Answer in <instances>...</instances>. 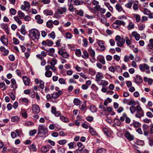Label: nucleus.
<instances>
[{
    "label": "nucleus",
    "instance_id": "4468645a",
    "mask_svg": "<svg viewBox=\"0 0 153 153\" xmlns=\"http://www.w3.org/2000/svg\"><path fill=\"white\" fill-rule=\"evenodd\" d=\"M32 110L34 114H37L39 112L40 109L38 106L36 105H33L32 106Z\"/></svg>",
    "mask_w": 153,
    "mask_h": 153
},
{
    "label": "nucleus",
    "instance_id": "393cba45",
    "mask_svg": "<svg viewBox=\"0 0 153 153\" xmlns=\"http://www.w3.org/2000/svg\"><path fill=\"white\" fill-rule=\"evenodd\" d=\"M44 13L46 15H52L53 14V13L51 10H46L44 11Z\"/></svg>",
    "mask_w": 153,
    "mask_h": 153
},
{
    "label": "nucleus",
    "instance_id": "5701e85b",
    "mask_svg": "<svg viewBox=\"0 0 153 153\" xmlns=\"http://www.w3.org/2000/svg\"><path fill=\"white\" fill-rule=\"evenodd\" d=\"M37 21V22L39 24H42L43 22V20L41 19L40 15H37L35 17Z\"/></svg>",
    "mask_w": 153,
    "mask_h": 153
},
{
    "label": "nucleus",
    "instance_id": "49530a36",
    "mask_svg": "<svg viewBox=\"0 0 153 153\" xmlns=\"http://www.w3.org/2000/svg\"><path fill=\"white\" fill-rule=\"evenodd\" d=\"M14 19L15 21L19 25H20L22 24V22L17 16L14 17Z\"/></svg>",
    "mask_w": 153,
    "mask_h": 153
},
{
    "label": "nucleus",
    "instance_id": "680f3d73",
    "mask_svg": "<svg viewBox=\"0 0 153 153\" xmlns=\"http://www.w3.org/2000/svg\"><path fill=\"white\" fill-rule=\"evenodd\" d=\"M13 42L14 44L16 45L19 44V42L18 39L16 38H13Z\"/></svg>",
    "mask_w": 153,
    "mask_h": 153
},
{
    "label": "nucleus",
    "instance_id": "412c9836",
    "mask_svg": "<svg viewBox=\"0 0 153 153\" xmlns=\"http://www.w3.org/2000/svg\"><path fill=\"white\" fill-rule=\"evenodd\" d=\"M134 23L131 22H129V24L127 26V28L128 30H131L134 28Z\"/></svg>",
    "mask_w": 153,
    "mask_h": 153
},
{
    "label": "nucleus",
    "instance_id": "a18cd8bd",
    "mask_svg": "<svg viewBox=\"0 0 153 153\" xmlns=\"http://www.w3.org/2000/svg\"><path fill=\"white\" fill-rule=\"evenodd\" d=\"M90 110L92 112H95L97 111L96 107L94 105L91 106L90 108Z\"/></svg>",
    "mask_w": 153,
    "mask_h": 153
},
{
    "label": "nucleus",
    "instance_id": "09e8293b",
    "mask_svg": "<svg viewBox=\"0 0 153 153\" xmlns=\"http://www.w3.org/2000/svg\"><path fill=\"white\" fill-rule=\"evenodd\" d=\"M10 13L13 15H15L16 13V10L14 8H11L10 10Z\"/></svg>",
    "mask_w": 153,
    "mask_h": 153
},
{
    "label": "nucleus",
    "instance_id": "cd10ccee",
    "mask_svg": "<svg viewBox=\"0 0 153 153\" xmlns=\"http://www.w3.org/2000/svg\"><path fill=\"white\" fill-rule=\"evenodd\" d=\"M115 8L116 10L119 12H121L123 10L121 6L119 4H117L115 5Z\"/></svg>",
    "mask_w": 153,
    "mask_h": 153
},
{
    "label": "nucleus",
    "instance_id": "e2e57ef3",
    "mask_svg": "<svg viewBox=\"0 0 153 153\" xmlns=\"http://www.w3.org/2000/svg\"><path fill=\"white\" fill-rule=\"evenodd\" d=\"M66 143L67 140L65 139H64L59 140V143L60 145H62L65 144Z\"/></svg>",
    "mask_w": 153,
    "mask_h": 153
},
{
    "label": "nucleus",
    "instance_id": "774afa93",
    "mask_svg": "<svg viewBox=\"0 0 153 153\" xmlns=\"http://www.w3.org/2000/svg\"><path fill=\"white\" fill-rule=\"evenodd\" d=\"M77 14L81 16H84V12L82 10H79L78 11Z\"/></svg>",
    "mask_w": 153,
    "mask_h": 153
},
{
    "label": "nucleus",
    "instance_id": "a211bd4d",
    "mask_svg": "<svg viewBox=\"0 0 153 153\" xmlns=\"http://www.w3.org/2000/svg\"><path fill=\"white\" fill-rule=\"evenodd\" d=\"M46 55L47 54L45 51H42L41 54L36 55V56L40 59H43V57H45Z\"/></svg>",
    "mask_w": 153,
    "mask_h": 153
},
{
    "label": "nucleus",
    "instance_id": "c03bdc74",
    "mask_svg": "<svg viewBox=\"0 0 153 153\" xmlns=\"http://www.w3.org/2000/svg\"><path fill=\"white\" fill-rule=\"evenodd\" d=\"M128 105H136V103L134 100H131L128 101Z\"/></svg>",
    "mask_w": 153,
    "mask_h": 153
},
{
    "label": "nucleus",
    "instance_id": "c85d7f7f",
    "mask_svg": "<svg viewBox=\"0 0 153 153\" xmlns=\"http://www.w3.org/2000/svg\"><path fill=\"white\" fill-rule=\"evenodd\" d=\"M115 23L118 25L120 26L121 25L124 26L125 25V22L123 21L117 20L115 21Z\"/></svg>",
    "mask_w": 153,
    "mask_h": 153
},
{
    "label": "nucleus",
    "instance_id": "39448f33",
    "mask_svg": "<svg viewBox=\"0 0 153 153\" xmlns=\"http://www.w3.org/2000/svg\"><path fill=\"white\" fill-rule=\"evenodd\" d=\"M100 12L101 13L100 16V19L101 21L103 24H105V15H103L102 14L105 13V10L104 8H101L100 10Z\"/></svg>",
    "mask_w": 153,
    "mask_h": 153
},
{
    "label": "nucleus",
    "instance_id": "423d86ee",
    "mask_svg": "<svg viewBox=\"0 0 153 153\" xmlns=\"http://www.w3.org/2000/svg\"><path fill=\"white\" fill-rule=\"evenodd\" d=\"M51 111L52 113L54 114L56 117H58L60 116H61L60 111H56V108L54 106L52 107Z\"/></svg>",
    "mask_w": 153,
    "mask_h": 153
},
{
    "label": "nucleus",
    "instance_id": "bf43d9fd",
    "mask_svg": "<svg viewBox=\"0 0 153 153\" xmlns=\"http://www.w3.org/2000/svg\"><path fill=\"white\" fill-rule=\"evenodd\" d=\"M57 63V61L56 60L53 59L51 60L50 62V64L52 66H54Z\"/></svg>",
    "mask_w": 153,
    "mask_h": 153
},
{
    "label": "nucleus",
    "instance_id": "9b49d317",
    "mask_svg": "<svg viewBox=\"0 0 153 153\" xmlns=\"http://www.w3.org/2000/svg\"><path fill=\"white\" fill-rule=\"evenodd\" d=\"M0 40L3 44L7 46L8 44V40L6 38L5 35H3L1 37Z\"/></svg>",
    "mask_w": 153,
    "mask_h": 153
},
{
    "label": "nucleus",
    "instance_id": "2eb2a0df",
    "mask_svg": "<svg viewBox=\"0 0 153 153\" xmlns=\"http://www.w3.org/2000/svg\"><path fill=\"white\" fill-rule=\"evenodd\" d=\"M143 131L144 134L145 136L148 135V131L149 128V126L146 124H144L143 125Z\"/></svg>",
    "mask_w": 153,
    "mask_h": 153
},
{
    "label": "nucleus",
    "instance_id": "37998d69",
    "mask_svg": "<svg viewBox=\"0 0 153 153\" xmlns=\"http://www.w3.org/2000/svg\"><path fill=\"white\" fill-rule=\"evenodd\" d=\"M130 110L131 114H134L136 111V107L134 106H131L130 107Z\"/></svg>",
    "mask_w": 153,
    "mask_h": 153
},
{
    "label": "nucleus",
    "instance_id": "79ce46f5",
    "mask_svg": "<svg viewBox=\"0 0 153 153\" xmlns=\"http://www.w3.org/2000/svg\"><path fill=\"white\" fill-rule=\"evenodd\" d=\"M134 16L135 17L136 22H139L140 20V16L138 14H134Z\"/></svg>",
    "mask_w": 153,
    "mask_h": 153
},
{
    "label": "nucleus",
    "instance_id": "7ed1b4c3",
    "mask_svg": "<svg viewBox=\"0 0 153 153\" xmlns=\"http://www.w3.org/2000/svg\"><path fill=\"white\" fill-rule=\"evenodd\" d=\"M150 66L146 63L140 64L139 65V68L142 72H144L146 70V72L147 74H149L150 73L149 70Z\"/></svg>",
    "mask_w": 153,
    "mask_h": 153
},
{
    "label": "nucleus",
    "instance_id": "c756f323",
    "mask_svg": "<svg viewBox=\"0 0 153 153\" xmlns=\"http://www.w3.org/2000/svg\"><path fill=\"white\" fill-rule=\"evenodd\" d=\"M144 112L143 111H142L141 112L139 113V112H137L136 114L135 115V116L136 117L138 118H140L141 117L144 116Z\"/></svg>",
    "mask_w": 153,
    "mask_h": 153
},
{
    "label": "nucleus",
    "instance_id": "aec40b11",
    "mask_svg": "<svg viewBox=\"0 0 153 153\" xmlns=\"http://www.w3.org/2000/svg\"><path fill=\"white\" fill-rule=\"evenodd\" d=\"M21 114L22 117L25 118H26L27 117V111L25 110L24 108H22L21 109Z\"/></svg>",
    "mask_w": 153,
    "mask_h": 153
},
{
    "label": "nucleus",
    "instance_id": "dca6fc26",
    "mask_svg": "<svg viewBox=\"0 0 153 153\" xmlns=\"http://www.w3.org/2000/svg\"><path fill=\"white\" fill-rule=\"evenodd\" d=\"M62 94V91L54 92L52 94L51 98L53 99H56L59 97Z\"/></svg>",
    "mask_w": 153,
    "mask_h": 153
},
{
    "label": "nucleus",
    "instance_id": "3c124183",
    "mask_svg": "<svg viewBox=\"0 0 153 153\" xmlns=\"http://www.w3.org/2000/svg\"><path fill=\"white\" fill-rule=\"evenodd\" d=\"M36 129H33L29 131V135L30 136H33L36 133Z\"/></svg>",
    "mask_w": 153,
    "mask_h": 153
},
{
    "label": "nucleus",
    "instance_id": "6ab92c4d",
    "mask_svg": "<svg viewBox=\"0 0 153 153\" xmlns=\"http://www.w3.org/2000/svg\"><path fill=\"white\" fill-rule=\"evenodd\" d=\"M132 35L135 37V39L138 41L139 40L140 37V34L137 33V32L136 31H133L132 33Z\"/></svg>",
    "mask_w": 153,
    "mask_h": 153
},
{
    "label": "nucleus",
    "instance_id": "473e14b6",
    "mask_svg": "<svg viewBox=\"0 0 153 153\" xmlns=\"http://www.w3.org/2000/svg\"><path fill=\"white\" fill-rule=\"evenodd\" d=\"M89 131L92 135H95L97 134L96 132L94 129L91 127H89Z\"/></svg>",
    "mask_w": 153,
    "mask_h": 153
},
{
    "label": "nucleus",
    "instance_id": "c9c22d12",
    "mask_svg": "<svg viewBox=\"0 0 153 153\" xmlns=\"http://www.w3.org/2000/svg\"><path fill=\"white\" fill-rule=\"evenodd\" d=\"M52 72L50 71H46L45 75V76L48 77H50L52 76Z\"/></svg>",
    "mask_w": 153,
    "mask_h": 153
},
{
    "label": "nucleus",
    "instance_id": "72a5a7b5",
    "mask_svg": "<svg viewBox=\"0 0 153 153\" xmlns=\"http://www.w3.org/2000/svg\"><path fill=\"white\" fill-rule=\"evenodd\" d=\"M74 104L76 105H78L81 103V101L78 99H75L73 101Z\"/></svg>",
    "mask_w": 153,
    "mask_h": 153
},
{
    "label": "nucleus",
    "instance_id": "f257e3e1",
    "mask_svg": "<svg viewBox=\"0 0 153 153\" xmlns=\"http://www.w3.org/2000/svg\"><path fill=\"white\" fill-rule=\"evenodd\" d=\"M38 134L40 137H44L48 133V129L44 125H41L39 126L38 128Z\"/></svg>",
    "mask_w": 153,
    "mask_h": 153
},
{
    "label": "nucleus",
    "instance_id": "e433bc0d",
    "mask_svg": "<svg viewBox=\"0 0 153 153\" xmlns=\"http://www.w3.org/2000/svg\"><path fill=\"white\" fill-rule=\"evenodd\" d=\"M7 86H5V83L3 82H0V88H3L2 90H4L7 88Z\"/></svg>",
    "mask_w": 153,
    "mask_h": 153
},
{
    "label": "nucleus",
    "instance_id": "5fc2aeb1",
    "mask_svg": "<svg viewBox=\"0 0 153 153\" xmlns=\"http://www.w3.org/2000/svg\"><path fill=\"white\" fill-rule=\"evenodd\" d=\"M80 109L82 110H85L86 108V105L85 103H83L79 106Z\"/></svg>",
    "mask_w": 153,
    "mask_h": 153
},
{
    "label": "nucleus",
    "instance_id": "a19ab883",
    "mask_svg": "<svg viewBox=\"0 0 153 153\" xmlns=\"http://www.w3.org/2000/svg\"><path fill=\"white\" fill-rule=\"evenodd\" d=\"M82 41L83 42V44H82L83 46L84 47H87L88 44L87 40L85 38H83L82 39Z\"/></svg>",
    "mask_w": 153,
    "mask_h": 153
},
{
    "label": "nucleus",
    "instance_id": "1a4fd4ad",
    "mask_svg": "<svg viewBox=\"0 0 153 153\" xmlns=\"http://www.w3.org/2000/svg\"><path fill=\"white\" fill-rule=\"evenodd\" d=\"M134 81L137 84H140L142 82L143 79L140 75H137L134 77Z\"/></svg>",
    "mask_w": 153,
    "mask_h": 153
},
{
    "label": "nucleus",
    "instance_id": "bb28decb",
    "mask_svg": "<svg viewBox=\"0 0 153 153\" xmlns=\"http://www.w3.org/2000/svg\"><path fill=\"white\" fill-rule=\"evenodd\" d=\"M0 27L1 28L5 29L6 32L8 30V25L7 23H2L0 24Z\"/></svg>",
    "mask_w": 153,
    "mask_h": 153
},
{
    "label": "nucleus",
    "instance_id": "69168bd1",
    "mask_svg": "<svg viewBox=\"0 0 153 153\" xmlns=\"http://www.w3.org/2000/svg\"><path fill=\"white\" fill-rule=\"evenodd\" d=\"M41 149L42 151L44 152H46L48 150L47 147L46 146H42L41 148Z\"/></svg>",
    "mask_w": 153,
    "mask_h": 153
},
{
    "label": "nucleus",
    "instance_id": "ea45409f",
    "mask_svg": "<svg viewBox=\"0 0 153 153\" xmlns=\"http://www.w3.org/2000/svg\"><path fill=\"white\" fill-rule=\"evenodd\" d=\"M39 87L42 90V91L44 87V82L43 81L40 80L39 81Z\"/></svg>",
    "mask_w": 153,
    "mask_h": 153
},
{
    "label": "nucleus",
    "instance_id": "603ef678",
    "mask_svg": "<svg viewBox=\"0 0 153 153\" xmlns=\"http://www.w3.org/2000/svg\"><path fill=\"white\" fill-rule=\"evenodd\" d=\"M114 123L117 125L119 126L121 124L120 120L117 118L115 119L114 120Z\"/></svg>",
    "mask_w": 153,
    "mask_h": 153
},
{
    "label": "nucleus",
    "instance_id": "8fccbe9b",
    "mask_svg": "<svg viewBox=\"0 0 153 153\" xmlns=\"http://www.w3.org/2000/svg\"><path fill=\"white\" fill-rule=\"evenodd\" d=\"M99 115L101 117L104 116L105 114V110H102L99 111Z\"/></svg>",
    "mask_w": 153,
    "mask_h": 153
},
{
    "label": "nucleus",
    "instance_id": "0eeeda50",
    "mask_svg": "<svg viewBox=\"0 0 153 153\" xmlns=\"http://www.w3.org/2000/svg\"><path fill=\"white\" fill-rule=\"evenodd\" d=\"M10 87L11 88H13V90L15 91L17 88V85L16 83L15 79L13 78H12L11 80V84Z\"/></svg>",
    "mask_w": 153,
    "mask_h": 153
},
{
    "label": "nucleus",
    "instance_id": "de8ad7c7",
    "mask_svg": "<svg viewBox=\"0 0 153 153\" xmlns=\"http://www.w3.org/2000/svg\"><path fill=\"white\" fill-rule=\"evenodd\" d=\"M29 148L30 149H31L33 152H35L36 150V149L35 145L34 144H32L30 145Z\"/></svg>",
    "mask_w": 153,
    "mask_h": 153
},
{
    "label": "nucleus",
    "instance_id": "6e6d98bb",
    "mask_svg": "<svg viewBox=\"0 0 153 153\" xmlns=\"http://www.w3.org/2000/svg\"><path fill=\"white\" fill-rule=\"evenodd\" d=\"M65 35V37L67 39H70L72 37V34L69 32H67Z\"/></svg>",
    "mask_w": 153,
    "mask_h": 153
},
{
    "label": "nucleus",
    "instance_id": "f704fd0d",
    "mask_svg": "<svg viewBox=\"0 0 153 153\" xmlns=\"http://www.w3.org/2000/svg\"><path fill=\"white\" fill-rule=\"evenodd\" d=\"M60 119L63 122L67 123L68 121V119L63 116H61L60 117Z\"/></svg>",
    "mask_w": 153,
    "mask_h": 153
},
{
    "label": "nucleus",
    "instance_id": "20e7f679",
    "mask_svg": "<svg viewBox=\"0 0 153 153\" xmlns=\"http://www.w3.org/2000/svg\"><path fill=\"white\" fill-rule=\"evenodd\" d=\"M103 78V76L100 73H97L96 75V80L97 82L99 85H104L105 83V81L102 80Z\"/></svg>",
    "mask_w": 153,
    "mask_h": 153
},
{
    "label": "nucleus",
    "instance_id": "864d4df0",
    "mask_svg": "<svg viewBox=\"0 0 153 153\" xmlns=\"http://www.w3.org/2000/svg\"><path fill=\"white\" fill-rule=\"evenodd\" d=\"M74 6L72 4H70L69 5L68 10L71 12H73L75 10Z\"/></svg>",
    "mask_w": 153,
    "mask_h": 153
},
{
    "label": "nucleus",
    "instance_id": "052dcab7",
    "mask_svg": "<svg viewBox=\"0 0 153 153\" xmlns=\"http://www.w3.org/2000/svg\"><path fill=\"white\" fill-rule=\"evenodd\" d=\"M81 53V50L79 49L76 50L75 51V54L78 56H80Z\"/></svg>",
    "mask_w": 153,
    "mask_h": 153
},
{
    "label": "nucleus",
    "instance_id": "b1692460",
    "mask_svg": "<svg viewBox=\"0 0 153 153\" xmlns=\"http://www.w3.org/2000/svg\"><path fill=\"white\" fill-rule=\"evenodd\" d=\"M98 59L99 61L103 64H104L105 63V58L103 56L100 55L98 57Z\"/></svg>",
    "mask_w": 153,
    "mask_h": 153
},
{
    "label": "nucleus",
    "instance_id": "f3484780",
    "mask_svg": "<svg viewBox=\"0 0 153 153\" xmlns=\"http://www.w3.org/2000/svg\"><path fill=\"white\" fill-rule=\"evenodd\" d=\"M126 137L130 141L134 139V137L133 135L130 134L128 132H126L125 134Z\"/></svg>",
    "mask_w": 153,
    "mask_h": 153
},
{
    "label": "nucleus",
    "instance_id": "4d7b16f0",
    "mask_svg": "<svg viewBox=\"0 0 153 153\" xmlns=\"http://www.w3.org/2000/svg\"><path fill=\"white\" fill-rule=\"evenodd\" d=\"M150 12L147 8H144L143 10V13L144 14L147 15L149 16L150 14Z\"/></svg>",
    "mask_w": 153,
    "mask_h": 153
},
{
    "label": "nucleus",
    "instance_id": "f8f14e48",
    "mask_svg": "<svg viewBox=\"0 0 153 153\" xmlns=\"http://www.w3.org/2000/svg\"><path fill=\"white\" fill-rule=\"evenodd\" d=\"M67 8L65 7H60L57 9V12L60 14H63L66 12Z\"/></svg>",
    "mask_w": 153,
    "mask_h": 153
},
{
    "label": "nucleus",
    "instance_id": "13d9d810",
    "mask_svg": "<svg viewBox=\"0 0 153 153\" xmlns=\"http://www.w3.org/2000/svg\"><path fill=\"white\" fill-rule=\"evenodd\" d=\"M125 39L126 43L127 44V45L129 46L131 44V42L130 40L128 38V37H126L125 38Z\"/></svg>",
    "mask_w": 153,
    "mask_h": 153
},
{
    "label": "nucleus",
    "instance_id": "f03ea898",
    "mask_svg": "<svg viewBox=\"0 0 153 153\" xmlns=\"http://www.w3.org/2000/svg\"><path fill=\"white\" fill-rule=\"evenodd\" d=\"M29 36L33 40L38 39L40 36V33L38 30L36 29H32L29 31Z\"/></svg>",
    "mask_w": 153,
    "mask_h": 153
},
{
    "label": "nucleus",
    "instance_id": "2f4dec72",
    "mask_svg": "<svg viewBox=\"0 0 153 153\" xmlns=\"http://www.w3.org/2000/svg\"><path fill=\"white\" fill-rule=\"evenodd\" d=\"M24 5L26 8L27 9V11H28L30 8V3L27 1L24 2Z\"/></svg>",
    "mask_w": 153,
    "mask_h": 153
},
{
    "label": "nucleus",
    "instance_id": "ddd939ff",
    "mask_svg": "<svg viewBox=\"0 0 153 153\" xmlns=\"http://www.w3.org/2000/svg\"><path fill=\"white\" fill-rule=\"evenodd\" d=\"M42 45L48 46H51L53 44V42L49 39H47L45 41H43L42 42Z\"/></svg>",
    "mask_w": 153,
    "mask_h": 153
},
{
    "label": "nucleus",
    "instance_id": "9d476101",
    "mask_svg": "<svg viewBox=\"0 0 153 153\" xmlns=\"http://www.w3.org/2000/svg\"><path fill=\"white\" fill-rule=\"evenodd\" d=\"M97 43L100 47V50L102 51H104L105 50V42L102 40H99Z\"/></svg>",
    "mask_w": 153,
    "mask_h": 153
},
{
    "label": "nucleus",
    "instance_id": "6e6552de",
    "mask_svg": "<svg viewBox=\"0 0 153 153\" xmlns=\"http://www.w3.org/2000/svg\"><path fill=\"white\" fill-rule=\"evenodd\" d=\"M23 82L25 85L28 86L30 83V79L26 76H23L22 77Z\"/></svg>",
    "mask_w": 153,
    "mask_h": 153
},
{
    "label": "nucleus",
    "instance_id": "4be33fe9",
    "mask_svg": "<svg viewBox=\"0 0 153 153\" xmlns=\"http://www.w3.org/2000/svg\"><path fill=\"white\" fill-rule=\"evenodd\" d=\"M125 42V39H121L119 41L117 42V44L118 46L121 47L123 46Z\"/></svg>",
    "mask_w": 153,
    "mask_h": 153
},
{
    "label": "nucleus",
    "instance_id": "a878e982",
    "mask_svg": "<svg viewBox=\"0 0 153 153\" xmlns=\"http://www.w3.org/2000/svg\"><path fill=\"white\" fill-rule=\"evenodd\" d=\"M88 52L91 56L92 57H94L95 52L91 48H89L88 49Z\"/></svg>",
    "mask_w": 153,
    "mask_h": 153
},
{
    "label": "nucleus",
    "instance_id": "0e129e2a",
    "mask_svg": "<svg viewBox=\"0 0 153 153\" xmlns=\"http://www.w3.org/2000/svg\"><path fill=\"white\" fill-rule=\"evenodd\" d=\"M83 54L85 56H82L84 58H88L89 57V54L87 52L85 51L83 52Z\"/></svg>",
    "mask_w": 153,
    "mask_h": 153
},
{
    "label": "nucleus",
    "instance_id": "338daca9",
    "mask_svg": "<svg viewBox=\"0 0 153 153\" xmlns=\"http://www.w3.org/2000/svg\"><path fill=\"white\" fill-rule=\"evenodd\" d=\"M127 117V115L125 113H124L123 114V116L120 117V120L123 122L124 120L125 117Z\"/></svg>",
    "mask_w": 153,
    "mask_h": 153
},
{
    "label": "nucleus",
    "instance_id": "4c0bfd02",
    "mask_svg": "<svg viewBox=\"0 0 153 153\" xmlns=\"http://www.w3.org/2000/svg\"><path fill=\"white\" fill-rule=\"evenodd\" d=\"M18 13L19 17L21 19H23L24 17L25 16L24 14L20 10H19L18 11Z\"/></svg>",
    "mask_w": 153,
    "mask_h": 153
},
{
    "label": "nucleus",
    "instance_id": "58836bf2",
    "mask_svg": "<svg viewBox=\"0 0 153 153\" xmlns=\"http://www.w3.org/2000/svg\"><path fill=\"white\" fill-rule=\"evenodd\" d=\"M53 21L52 20L48 21L47 22L46 25L48 27L51 28L53 27Z\"/></svg>",
    "mask_w": 153,
    "mask_h": 153
},
{
    "label": "nucleus",
    "instance_id": "7c9ffc66",
    "mask_svg": "<svg viewBox=\"0 0 153 153\" xmlns=\"http://www.w3.org/2000/svg\"><path fill=\"white\" fill-rule=\"evenodd\" d=\"M11 119L12 122H17L19 120V118L18 116H14L11 117Z\"/></svg>",
    "mask_w": 153,
    "mask_h": 153
}]
</instances>
